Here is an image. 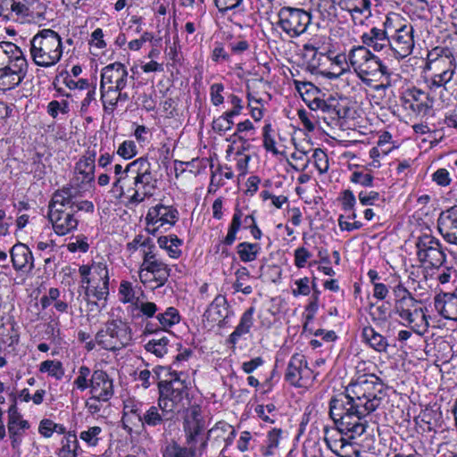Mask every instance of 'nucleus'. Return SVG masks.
Instances as JSON below:
<instances>
[{"instance_id": "obj_41", "label": "nucleus", "mask_w": 457, "mask_h": 457, "mask_svg": "<svg viewBox=\"0 0 457 457\" xmlns=\"http://www.w3.org/2000/svg\"><path fill=\"white\" fill-rule=\"evenodd\" d=\"M127 249L130 253L139 252L141 258H144L145 253L154 252L157 250L153 240L149 237H145L142 235L136 236L133 240L127 245Z\"/></svg>"}, {"instance_id": "obj_23", "label": "nucleus", "mask_w": 457, "mask_h": 457, "mask_svg": "<svg viewBox=\"0 0 457 457\" xmlns=\"http://www.w3.org/2000/svg\"><path fill=\"white\" fill-rule=\"evenodd\" d=\"M174 419L175 416L157 400L156 403L146 404L143 411L140 429L164 427L166 423L171 422Z\"/></svg>"}, {"instance_id": "obj_5", "label": "nucleus", "mask_w": 457, "mask_h": 457, "mask_svg": "<svg viewBox=\"0 0 457 457\" xmlns=\"http://www.w3.org/2000/svg\"><path fill=\"white\" fill-rule=\"evenodd\" d=\"M29 52L36 65L52 67L58 63L62 56V37L51 29H41L31 38Z\"/></svg>"}, {"instance_id": "obj_43", "label": "nucleus", "mask_w": 457, "mask_h": 457, "mask_svg": "<svg viewBox=\"0 0 457 457\" xmlns=\"http://www.w3.org/2000/svg\"><path fill=\"white\" fill-rule=\"evenodd\" d=\"M262 247L257 243L242 242L237 245V253L241 262H251L257 259Z\"/></svg>"}, {"instance_id": "obj_22", "label": "nucleus", "mask_w": 457, "mask_h": 457, "mask_svg": "<svg viewBox=\"0 0 457 457\" xmlns=\"http://www.w3.org/2000/svg\"><path fill=\"white\" fill-rule=\"evenodd\" d=\"M146 404L135 397H127L123 400L121 421L124 429L131 433L142 427L143 411Z\"/></svg>"}, {"instance_id": "obj_18", "label": "nucleus", "mask_w": 457, "mask_h": 457, "mask_svg": "<svg viewBox=\"0 0 457 457\" xmlns=\"http://www.w3.org/2000/svg\"><path fill=\"white\" fill-rule=\"evenodd\" d=\"M285 379L295 387H308L312 385L314 376L312 370L308 366L307 360L303 354L295 353L291 356Z\"/></svg>"}, {"instance_id": "obj_25", "label": "nucleus", "mask_w": 457, "mask_h": 457, "mask_svg": "<svg viewBox=\"0 0 457 457\" xmlns=\"http://www.w3.org/2000/svg\"><path fill=\"white\" fill-rule=\"evenodd\" d=\"M155 320L157 323L150 321L145 324L144 334H157L160 331L168 332L172 327L180 322L181 316L177 308L170 306L162 312H159Z\"/></svg>"}, {"instance_id": "obj_3", "label": "nucleus", "mask_w": 457, "mask_h": 457, "mask_svg": "<svg viewBox=\"0 0 457 457\" xmlns=\"http://www.w3.org/2000/svg\"><path fill=\"white\" fill-rule=\"evenodd\" d=\"M28 68V61L18 46L9 41L0 42V90H11L21 85Z\"/></svg>"}, {"instance_id": "obj_26", "label": "nucleus", "mask_w": 457, "mask_h": 457, "mask_svg": "<svg viewBox=\"0 0 457 457\" xmlns=\"http://www.w3.org/2000/svg\"><path fill=\"white\" fill-rule=\"evenodd\" d=\"M403 265L405 267L403 275L406 278L403 281V278L402 277V295L414 296L413 293L421 287L420 282L425 278V268L419 262L418 264H414L412 262H410L408 265L407 257H405Z\"/></svg>"}, {"instance_id": "obj_64", "label": "nucleus", "mask_w": 457, "mask_h": 457, "mask_svg": "<svg viewBox=\"0 0 457 457\" xmlns=\"http://www.w3.org/2000/svg\"><path fill=\"white\" fill-rule=\"evenodd\" d=\"M275 405L273 403H269L266 405H257L255 407L256 414L265 422L273 423V412L275 411Z\"/></svg>"}, {"instance_id": "obj_54", "label": "nucleus", "mask_w": 457, "mask_h": 457, "mask_svg": "<svg viewBox=\"0 0 457 457\" xmlns=\"http://www.w3.org/2000/svg\"><path fill=\"white\" fill-rule=\"evenodd\" d=\"M198 448L182 447L179 445H171L166 447L163 457H201Z\"/></svg>"}, {"instance_id": "obj_53", "label": "nucleus", "mask_w": 457, "mask_h": 457, "mask_svg": "<svg viewBox=\"0 0 457 457\" xmlns=\"http://www.w3.org/2000/svg\"><path fill=\"white\" fill-rule=\"evenodd\" d=\"M419 399V395L417 393L411 392L409 395L407 393L402 392V403L404 404H408L406 408V418L403 420V422H407L408 425L411 424V420H413L415 423V417H418V411L420 406L416 404V401Z\"/></svg>"}, {"instance_id": "obj_49", "label": "nucleus", "mask_w": 457, "mask_h": 457, "mask_svg": "<svg viewBox=\"0 0 457 457\" xmlns=\"http://www.w3.org/2000/svg\"><path fill=\"white\" fill-rule=\"evenodd\" d=\"M115 181L112 184V192L117 198H120L125 195L124 186L126 179L129 177L130 172L126 171V168L123 170L120 164L114 166Z\"/></svg>"}, {"instance_id": "obj_42", "label": "nucleus", "mask_w": 457, "mask_h": 457, "mask_svg": "<svg viewBox=\"0 0 457 457\" xmlns=\"http://www.w3.org/2000/svg\"><path fill=\"white\" fill-rule=\"evenodd\" d=\"M79 437L87 447H96L103 440L104 431L100 426H90L81 430Z\"/></svg>"}, {"instance_id": "obj_62", "label": "nucleus", "mask_w": 457, "mask_h": 457, "mask_svg": "<svg viewBox=\"0 0 457 457\" xmlns=\"http://www.w3.org/2000/svg\"><path fill=\"white\" fill-rule=\"evenodd\" d=\"M137 154V145L132 140H125L117 149V154L126 160L133 158Z\"/></svg>"}, {"instance_id": "obj_2", "label": "nucleus", "mask_w": 457, "mask_h": 457, "mask_svg": "<svg viewBox=\"0 0 457 457\" xmlns=\"http://www.w3.org/2000/svg\"><path fill=\"white\" fill-rule=\"evenodd\" d=\"M416 212L409 220L407 235L402 245L409 262L416 261L425 269L440 270L446 262V253L440 241L431 235L428 221Z\"/></svg>"}, {"instance_id": "obj_9", "label": "nucleus", "mask_w": 457, "mask_h": 457, "mask_svg": "<svg viewBox=\"0 0 457 457\" xmlns=\"http://www.w3.org/2000/svg\"><path fill=\"white\" fill-rule=\"evenodd\" d=\"M424 66L426 62L420 49L415 48L412 27L402 25V79L408 82L419 80Z\"/></svg>"}, {"instance_id": "obj_1", "label": "nucleus", "mask_w": 457, "mask_h": 457, "mask_svg": "<svg viewBox=\"0 0 457 457\" xmlns=\"http://www.w3.org/2000/svg\"><path fill=\"white\" fill-rule=\"evenodd\" d=\"M383 389L377 376L363 374L347 386L345 395L331 399L329 415L337 427L324 428V441L332 453L339 457H359L358 446L352 440L365 432V417L380 406Z\"/></svg>"}, {"instance_id": "obj_29", "label": "nucleus", "mask_w": 457, "mask_h": 457, "mask_svg": "<svg viewBox=\"0 0 457 457\" xmlns=\"http://www.w3.org/2000/svg\"><path fill=\"white\" fill-rule=\"evenodd\" d=\"M434 307L444 319L457 320V293L439 292L434 296Z\"/></svg>"}, {"instance_id": "obj_50", "label": "nucleus", "mask_w": 457, "mask_h": 457, "mask_svg": "<svg viewBox=\"0 0 457 457\" xmlns=\"http://www.w3.org/2000/svg\"><path fill=\"white\" fill-rule=\"evenodd\" d=\"M398 24H400V15L396 12H389L384 22V30L396 46L400 43V28H396Z\"/></svg>"}, {"instance_id": "obj_4", "label": "nucleus", "mask_w": 457, "mask_h": 457, "mask_svg": "<svg viewBox=\"0 0 457 457\" xmlns=\"http://www.w3.org/2000/svg\"><path fill=\"white\" fill-rule=\"evenodd\" d=\"M191 379L182 371L170 373V378L158 383V401L175 417L190 405L189 389Z\"/></svg>"}, {"instance_id": "obj_58", "label": "nucleus", "mask_w": 457, "mask_h": 457, "mask_svg": "<svg viewBox=\"0 0 457 457\" xmlns=\"http://www.w3.org/2000/svg\"><path fill=\"white\" fill-rule=\"evenodd\" d=\"M69 252L75 253H85L89 250L88 238L84 235H78L72 237L70 242L66 245Z\"/></svg>"}, {"instance_id": "obj_19", "label": "nucleus", "mask_w": 457, "mask_h": 457, "mask_svg": "<svg viewBox=\"0 0 457 457\" xmlns=\"http://www.w3.org/2000/svg\"><path fill=\"white\" fill-rule=\"evenodd\" d=\"M5 428L7 429L12 448L19 450L24 437L31 428V424L28 420L24 419L16 403H12L8 408Z\"/></svg>"}, {"instance_id": "obj_12", "label": "nucleus", "mask_w": 457, "mask_h": 457, "mask_svg": "<svg viewBox=\"0 0 457 457\" xmlns=\"http://www.w3.org/2000/svg\"><path fill=\"white\" fill-rule=\"evenodd\" d=\"M79 208L72 202H49L47 215L56 234L64 236L77 228L74 214Z\"/></svg>"}, {"instance_id": "obj_56", "label": "nucleus", "mask_w": 457, "mask_h": 457, "mask_svg": "<svg viewBox=\"0 0 457 457\" xmlns=\"http://www.w3.org/2000/svg\"><path fill=\"white\" fill-rule=\"evenodd\" d=\"M39 371L41 373H47L57 380L62 379L64 375V370L62 363L55 360H46L42 361L39 365Z\"/></svg>"}, {"instance_id": "obj_8", "label": "nucleus", "mask_w": 457, "mask_h": 457, "mask_svg": "<svg viewBox=\"0 0 457 457\" xmlns=\"http://www.w3.org/2000/svg\"><path fill=\"white\" fill-rule=\"evenodd\" d=\"M426 69L433 73L431 87H445L453 79L456 70V61L452 50L447 47L433 48L427 54Z\"/></svg>"}, {"instance_id": "obj_59", "label": "nucleus", "mask_w": 457, "mask_h": 457, "mask_svg": "<svg viewBox=\"0 0 457 457\" xmlns=\"http://www.w3.org/2000/svg\"><path fill=\"white\" fill-rule=\"evenodd\" d=\"M290 166L297 171H304L310 162V157L307 155V152L304 151H295L291 154Z\"/></svg>"}, {"instance_id": "obj_17", "label": "nucleus", "mask_w": 457, "mask_h": 457, "mask_svg": "<svg viewBox=\"0 0 457 457\" xmlns=\"http://www.w3.org/2000/svg\"><path fill=\"white\" fill-rule=\"evenodd\" d=\"M183 429L187 446L198 448L201 441L205 439L204 436L205 420L199 405H192L187 410L183 420Z\"/></svg>"}, {"instance_id": "obj_14", "label": "nucleus", "mask_w": 457, "mask_h": 457, "mask_svg": "<svg viewBox=\"0 0 457 457\" xmlns=\"http://www.w3.org/2000/svg\"><path fill=\"white\" fill-rule=\"evenodd\" d=\"M425 306L415 296L402 295V326L409 327L420 338L428 328Z\"/></svg>"}, {"instance_id": "obj_31", "label": "nucleus", "mask_w": 457, "mask_h": 457, "mask_svg": "<svg viewBox=\"0 0 457 457\" xmlns=\"http://www.w3.org/2000/svg\"><path fill=\"white\" fill-rule=\"evenodd\" d=\"M255 308L253 306L249 307L239 319V322L235 328L234 331L229 335L228 338V344L235 346L244 336L249 334L254 323Z\"/></svg>"}, {"instance_id": "obj_45", "label": "nucleus", "mask_w": 457, "mask_h": 457, "mask_svg": "<svg viewBox=\"0 0 457 457\" xmlns=\"http://www.w3.org/2000/svg\"><path fill=\"white\" fill-rule=\"evenodd\" d=\"M250 272L246 267H240L235 272V282L233 288L236 292H242L244 295H248L252 294L253 287L246 283L250 279Z\"/></svg>"}, {"instance_id": "obj_6", "label": "nucleus", "mask_w": 457, "mask_h": 457, "mask_svg": "<svg viewBox=\"0 0 457 457\" xmlns=\"http://www.w3.org/2000/svg\"><path fill=\"white\" fill-rule=\"evenodd\" d=\"M79 274L87 298L106 301L109 295L110 276L108 264L104 260L101 258L80 265Z\"/></svg>"}, {"instance_id": "obj_48", "label": "nucleus", "mask_w": 457, "mask_h": 457, "mask_svg": "<svg viewBox=\"0 0 457 457\" xmlns=\"http://www.w3.org/2000/svg\"><path fill=\"white\" fill-rule=\"evenodd\" d=\"M119 298L123 303L137 305L139 297L137 295V289L131 282L122 280L119 287Z\"/></svg>"}, {"instance_id": "obj_20", "label": "nucleus", "mask_w": 457, "mask_h": 457, "mask_svg": "<svg viewBox=\"0 0 457 457\" xmlns=\"http://www.w3.org/2000/svg\"><path fill=\"white\" fill-rule=\"evenodd\" d=\"M433 101L428 93L416 87H408L402 92V107L415 115H426L431 110Z\"/></svg>"}, {"instance_id": "obj_51", "label": "nucleus", "mask_w": 457, "mask_h": 457, "mask_svg": "<svg viewBox=\"0 0 457 457\" xmlns=\"http://www.w3.org/2000/svg\"><path fill=\"white\" fill-rule=\"evenodd\" d=\"M294 85L297 92L301 95L303 100L309 106V101L313 100L315 96H319V88L312 82L294 80Z\"/></svg>"}, {"instance_id": "obj_36", "label": "nucleus", "mask_w": 457, "mask_h": 457, "mask_svg": "<svg viewBox=\"0 0 457 457\" xmlns=\"http://www.w3.org/2000/svg\"><path fill=\"white\" fill-rule=\"evenodd\" d=\"M283 431L280 428H272L268 431L266 438L261 447V453L264 457L275 456L278 453L282 441Z\"/></svg>"}, {"instance_id": "obj_63", "label": "nucleus", "mask_w": 457, "mask_h": 457, "mask_svg": "<svg viewBox=\"0 0 457 457\" xmlns=\"http://www.w3.org/2000/svg\"><path fill=\"white\" fill-rule=\"evenodd\" d=\"M311 293L310 279L307 277L296 279L292 288V294L297 297L299 295H308Z\"/></svg>"}, {"instance_id": "obj_38", "label": "nucleus", "mask_w": 457, "mask_h": 457, "mask_svg": "<svg viewBox=\"0 0 457 457\" xmlns=\"http://www.w3.org/2000/svg\"><path fill=\"white\" fill-rule=\"evenodd\" d=\"M338 103L333 98L329 97L325 100L320 96H315L313 100L309 101V108L313 111H321L323 113L328 114L332 120L340 117V110L337 109Z\"/></svg>"}, {"instance_id": "obj_33", "label": "nucleus", "mask_w": 457, "mask_h": 457, "mask_svg": "<svg viewBox=\"0 0 457 457\" xmlns=\"http://www.w3.org/2000/svg\"><path fill=\"white\" fill-rule=\"evenodd\" d=\"M228 314V304L225 296L219 295L209 305L204 316L212 322L220 323Z\"/></svg>"}, {"instance_id": "obj_7", "label": "nucleus", "mask_w": 457, "mask_h": 457, "mask_svg": "<svg viewBox=\"0 0 457 457\" xmlns=\"http://www.w3.org/2000/svg\"><path fill=\"white\" fill-rule=\"evenodd\" d=\"M96 152L95 149H87L75 164V177L73 185L63 187L61 192L62 200H71L75 197L84 196V193L90 192L95 183ZM55 195H60L56 192Z\"/></svg>"}, {"instance_id": "obj_32", "label": "nucleus", "mask_w": 457, "mask_h": 457, "mask_svg": "<svg viewBox=\"0 0 457 457\" xmlns=\"http://www.w3.org/2000/svg\"><path fill=\"white\" fill-rule=\"evenodd\" d=\"M440 413L433 409L420 410L418 417H415V428L418 433L425 434L435 431L438 426Z\"/></svg>"}, {"instance_id": "obj_15", "label": "nucleus", "mask_w": 457, "mask_h": 457, "mask_svg": "<svg viewBox=\"0 0 457 457\" xmlns=\"http://www.w3.org/2000/svg\"><path fill=\"white\" fill-rule=\"evenodd\" d=\"M311 21V14L303 9L282 7L278 12V24L291 37L303 34Z\"/></svg>"}, {"instance_id": "obj_27", "label": "nucleus", "mask_w": 457, "mask_h": 457, "mask_svg": "<svg viewBox=\"0 0 457 457\" xmlns=\"http://www.w3.org/2000/svg\"><path fill=\"white\" fill-rule=\"evenodd\" d=\"M437 229L446 242L457 245V205L440 212Z\"/></svg>"}, {"instance_id": "obj_16", "label": "nucleus", "mask_w": 457, "mask_h": 457, "mask_svg": "<svg viewBox=\"0 0 457 457\" xmlns=\"http://www.w3.org/2000/svg\"><path fill=\"white\" fill-rule=\"evenodd\" d=\"M178 220L179 212L176 208L172 205L159 204L149 209L145 217V230L154 236L170 229Z\"/></svg>"}, {"instance_id": "obj_13", "label": "nucleus", "mask_w": 457, "mask_h": 457, "mask_svg": "<svg viewBox=\"0 0 457 457\" xmlns=\"http://www.w3.org/2000/svg\"><path fill=\"white\" fill-rule=\"evenodd\" d=\"M348 60L350 66L362 80L378 72L386 73V66L366 46H353L348 54Z\"/></svg>"}, {"instance_id": "obj_46", "label": "nucleus", "mask_w": 457, "mask_h": 457, "mask_svg": "<svg viewBox=\"0 0 457 457\" xmlns=\"http://www.w3.org/2000/svg\"><path fill=\"white\" fill-rule=\"evenodd\" d=\"M159 246L164 248L169 256L173 259H178L181 255L180 245L182 240L177 236L161 237L158 238Z\"/></svg>"}, {"instance_id": "obj_21", "label": "nucleus", "mask_w": 457, "mask_h": 457, "mask_svg": "<svg viewBox=\"0 0 457 457\" xmlns=\"http://www.w3.org/2000/svg\"><path fill=\"white\" fill-rule=\"evenodd\" d=\"M236 434L233 426L223 420L218 421L208 430L205 439L201 441L198 447L199 455H203L205 453L208 442H211L212 445L215 447H219L221 443L225 444V447L230 445Z\"/></svg>"}, {"instance_id": "obj_55", "label": "nucleus", "mask_w": 457, "mask_h": 457, "mask_svg": "<svg viewBox=\"0 0 457 457\" xmlns=\"http://www.w3.org/2000/svg\"><path fill=\"white\" fill-rule=\"evenodd\" d=\"M243 212L237 207L235 210L231 223L228 228V231L223 244L226 245H231L237 239V234L239 231L242 225Z\"/></svg>"}, {"instance_id": "obj_61", "label": "nucleus", "mask_w": 457, "mask_h": 457, "mask_svg": "<svg viewBox=\"0 0 457 457\" xmlns=\"http://www.w3.org/2000/svg\"><path fill=\"white\" fill-rule=\"evenodd\" d=\"M233 125V118H230L226 112L212 121V129L219 133H224L230 130Z\"/></svg>"}, {"instance_id": "obj_40", "label": "nucleus", "mask_w": 457, "mask_h": 457, "mask_svg": "<svg viewBox=\"0 0 457 457\" xmlns=\"http://www.w3.org/2000/svg\"><path fill=\"white\" fill-rule=\"evenodd\" d=\"M154 335V337L148 340L144 348L156 357L162 358L168 353L170 338L166 336H160L159 333Z\"/></svg>"}, {"instance_id": "obj_37", "label": "nucleus", "mask_w": 457, "mask_h": 457, "mask_svg": "<svg viewBox=\"0 0 457 457\" xmlns=\"http://www.w3.org/2000/svg\"><path fill=\"white\" fill-rule=\"evenodd\" d=\"M126 171L130 172L133 181L152 179L151 164L147 157H140L126 166Z\"/></svg>"}, {"instance_id": "obj_47", "label": "nucleus", "mask_w": 457, "mask_h": 457, "mask_svg": "<svg viewBox=\"0 0 457 457\" xmlns=\"http://www.w3.org/2000/svg\"><path fill=\"white\" fill-rule=\"evenodd\" d=\"M30 0H1L3 10H11L17 16L29 18Z\"/></svg>"}, {"instance_id": "obj_35", "label": "nucleus", "mask_w": 457, "mask_h": 457, "mask_svg": "<svg viewBox=\"0 0 457 457\" xmlns=\"http://www.w3.org/2000/svg\"><path fill=\"white\" fill-rule=\"evenodd\" d=\"M134 187H129L125 192V197L129 200H144L154 195L155 187L151 183V179L133 181Z\"/></svg>"}, {"instance_id": "obj_10", "label": "nucleus", "mask_w": 457, "mask_h": 457, "mask_svg": "<svg viewBox=\"0 0 457 457\" xmlns=\"http://www.w3.org/2000/svg\"><path fill=\"white\" fill-rule=\"evenodd\" d=\"M170 269L158 256L157 250L145 253L138 267L139 281L146 287L156 289L165 285L170 277Z\"/></svg>"}, {"instance_id": "obj_34", "label": "nucleus", "mask_w": 457, "mask_h": 457, "mask_svg": "<svg viewBox=\"0 0 457 457\" xmlns=\"http://www.w3.org/2000/svg\"><path fill=\"white\" fill-rule=\"evenodd\" d=\"M374 40H380L388 44V57H393L395 60L399 59L400 53L397 50V46L391 41L389 36L385 33V30H381L377 28L370 29V33L362 36V42L366 46H371Z\"/></svg>"}, {"instance_id": "obj_57", "label": "nucleus", "mask_w": 457, "mask_h": 457, "mask_svg": "<svg viewBox=\"0 0 457 457\" xmlns=\"http://www.w3.org/2000/svg\"><path fill=\"white\" fill-rule=\"evenodd\" d=\"M91 376V370L87 366H80L78 370L77 377L73 381L74 388L79 390L80 392H83L86 389L90 388Z\"/></svg>"}, {"instance_id": "obj_39", "label": "nucleus", "mask_w": 457, "mask_h": 457, "mask_svg": "<svg viewBox=\"0 0 457 457\" xmlns=\"http://www.w3.org/2000/svg\"><path fill=\"white\" fill-rule=\"evenodd\" d=\"M81 453L78 436L74 432H68L61 440L58 457H78Z\"/></svg>"}, {"instance_id": "obj_60", "label": "nucleus", "mask_w": 457, "mask_h": 457, "mask_svg": "<svg viewBox=\"0 0 457 457\" xmlns=\"http://www.w3.org/2000/svg\"><path fill=\"white\" fill-rule=\"evenodd\" d=\"M312 158L313 159V163L318 170V171L322 174L328 171V158L327 154L320 148H316L313 150L312 154Z\"/></svg>"}, {"instance_id": "obj_44", "label": "nucleus", "mask_w": 457, "mask_h": 457, "mask_svg": "<svg viewBox=\"0 0 457 457\" xmlns=\"http://www.w3.org/2000/svg\"><path fill=\"white\" fill-rule=\"evenodd\" d=\"M364 340L375 350L390 353V346L386 343L385 338L377 333L371 327H366L362 330Z\"/></svg>"}, {"instance_id": "obj_24", "label": "nucleus", "mask_w": 457, "mask_h": 457, "mask_svg": "<svg viewBox=\"0 0 457 457\" xmlns=\"http://www.w3.org/2000/svg\"><path fill=\"white\" fill-rule=\"evenodd\" d=\"M129 79H134L132 76L129 78V72L125 65L120 62H113L103 68L100 85L112 87L116 90H124Z\"/></svg>"}, {"instance_id": "obj_52", "label": "nucleus", "mask_w": 457, "mask_h": 457, "mask_svg": "<svg viewBox=\"0 0 457 457\" xmlns=\"http://www.w3.org/2000/svg\"><path fill=\"white\" fill-rule=\"evenodd\" d=\"M100 91L104 110L110 113L112 112L117 106V94L119 90L112 87L100 85Z\"/></svg>"}, {"instance_id": "obj_28", "label": "nucleus", "mask_w": 457, "mask_h": 457, "mask_svg": "<svg viewBox=\"0 0 457 457\" xmlns=\"http://www.w3.org/2000/svg\"><path fill=\"white\" fill-rule=\"evenodd\" d=\"M89 392L98 399L110 400L114 393L112 379L105 371L95 370L90 378Z\"/></svg>"}, {"instance_id": "obj_11", "label": "nucleus", "mask_w": 457, "mask_h": 457, "mask_svg": "<svg viewBox=\"0 0 457 457\" xmlns=\"http://www.w3.org/2000/svg\"><path fill=\"white\" fill-rule=\"evenodd\" d=\"M95 340L103 349L108 351L120 350L132 340L131 328L120 319L112 320L105 323L96 335Z\"/></svg>"}, {"instance_id": "obj_30", "label": "nucleus", "mask_w": 457, "mask_h": 457, "mask_svg": "<svg viewBox=\"0 0 457 457\" xmlns=\"http://www.w3.org/2000/svg\"><path fill=\"white\" fill-rule=\"evenodd\" d=\"M10 259L15 270L28 272L34 268L32 252L24 244H15L10 249Z\"/></svg>"}]
</instances>
